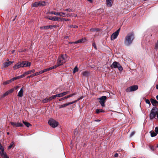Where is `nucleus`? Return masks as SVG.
Masks as SVG:
<instances>
[{
  "label": "nucleus",
  "mask_w": 158,
  "mask_h": 158,
  "mask_svg": "<svg viewBox=\"0 0 158 158\" xmlns=\"http://www.w3.org/2000/svg\"><path fill=\"white\" fill-rule=\"evenodd\" d=\"M134 38V35L133 32L128 34L124 39V44L125 45L129 46L132 43Z\"/></svg>",
  "instance_id": "nucleus-1"
},
{
  "label": "nucleus",
  "mask_w": 158,
  "mask_h": 158,
  "mask_svg": "<svg viewBox=\"0 0 158 158\" xmlns=\"http://www.w3.org/2000/svg\"><path fill=\"white\" fill-rule=\"evenodd\" d=\"M31 63L28 61H22L16 63L13 67L14 70H16L21 67H29L31 65Z\"/></svg>",
  "instance_id": "nucleus-2"
},
{
  "label": "nucleus",
  "mask_w": 158,
  "mask_h": 158,
  "mask_svg": "<svg viewBox=\"0 0 158 158\" xmlns=\"http://www.w3.org/2000/svg\"><path fill=\"white\" fill-rule=\"evenodd\" d=\"M111 69L118 68L119 70L121 71L123 70V68L119 63L117 61H114L110 66Z\"/></svg>",
  "instance_id": "nucleus-3"
},
{
  "label": "nucleus",
  "mask_w": 158,
  "mask_h": 158,
  "mask_svg": "<svg viewBox=\"0 0 158 158\" xmlns=\"http://www.w3.org/2000/svg\"><path fill=\"white\" fill-rule=\"evenodd\" d=\"M48 123L51 127L53 128L56 127L58 125V122L53 119H51L49 120Z\"/></svg>",
  "instance_id": "nucleus-4"
},
{
  "label": "nucleus",
  "mask_w": 158,
  "mask_h": 158,
  "mask_svg": "<svg viewBox=\"0 0 158 158\" xmlns=\"http://www.w3.org/2000/svg\"><path fill=\"white\" fill-rule=\"evenodd\" d=\"M65 62V61L64 58V57L63 56H62L61 57L58 58L57 62V64L55 65V66H56L57 68L59 66L62 65Z\"/></svg>",
  "instance_id": "nucleus-5"
},
{
  "label": "nucleus",
  "mask_w": 158,
  "mask_h": 158,
  "mask_svg": "<svg viewBox=\"0 0 158 158\" xmlns=\"http://www.w3.org/2000/svg\"><path fill=\"white\" fill-rule=\"evenodd\" d=\"M138 88L137 85H132L130 87H128L126 89V91L127 92H130L134 91L137 90Z\"/></svg>",
  "instance_id": "nucleus-6"
},
{
  "label": "nucleus",
  "mask_w": 158,
  "mask_h": 158,
  "mask_svg": "<svg viewBox=\"0 0 158 158\" xmlns=\"http://www.w3.org/2000/svg\"><path fill=\"white\" fill-rule=\"evenodd\" d=\"M107 97L106 96H103L98 98L99 100V102L102 107L105 106V103Z\"/></svg>",
  "instance_id": "nucleus-7"
},
{
  "label": "nucleus",
  "mask_w": 158,
  "mask_h": 158,
  "mask_svg": "<svg viewBox=\"0 0 158 158\" xmlns=\"http://www.w3.org/2000/svg\"><path fill=\"white\" fill-rule=\"evenodd\" d=\"M81 99V98H78L77 100L74 101L72 102H68V103L64 104L62 105H59V108L60 109V108H64L67 106H68L70 105H71V104H73L74 103L76 102L77 101Z\"/></svg>",
  "instance_id": "nucleus-8"
},
{
  "label": "nucleus",
  "mask_w": 158,
  "mask_h": 158,
  "mask_svg": "<svg viewBox=\"0 0 158 158\" xmlns=\"http://www.w3.org/2000/svg\"><path fill=\"white\" fill-rule=\"evenodd\" d=\"M120 30V28H119L117 31L113 33L111 36V40H113L116 39L118 36L119 31Z\"/></svg>",
  "instance_id": "nucleus-9"
},
{
  "label": "nucleus",
  "mask_w": 158,
  "mask_h": 158,
  "mask_svg": "<svg viewBox=\"0 0 158 158\" xmlns=\"http://www.w3.org/2000/svg\"><path fill=\"white\" fill-rule=\"evenodd\" d=\"M10 123L12 126L15 127H23L24 126L23 124L20 123L10 122Z\"/></svg>",
  "instance_id": "nucleus-10"
},
{
  "label": "nucleus",
  "mask_w": 158,
  "mask_h": 158,
  "mask_svg": "<svg viewBox=\"0 0 158 158\" xmlns=\"http://www.w3.org/2000/svg\"><path fill=\"white\" fill-rule=\"evenodd\" d=\"M13 61H8L4 63L2 65L1 68L4 69L8 67L12 64Z\"/></svg>",
  "instance_id": "nucleus-11"
},
{
  "label": "nucleus",
  "mask_w": 158,
  "mask_h": 158,
  "mask_svg": "<svg viewBox=\"0 0 158 158\" xmlns=\"http://www.w3.org/2000/svg\"><path fill=\"white\" fill-rule=\"evenodd\" d=\"M69 91H67L64 92H63V93L57 94V97L58 98H60L63 97V96L66 95V94H69Z\"/></svg>",
  "instance_id": "nucleus-12"
},
{
  "label": "nucleus",
  "mask_w": 158,
  "mask_h": 158,
  "mask_svg": "<svg viewBox=\"0 0 158 158\" xmlns=\"http://www.w3.org/2000/svg\"><path fill=\"white\" fill-rule=\"evenodd\" d=\"M150 101L152 105L155 106H157L158 105V102L157 101L156 99H154L152 98L150 99Z\"/></svg>",
  "instance_id": "nucleus-13"
},
{
  "label": "nucleus",
  "mask_w": 158,
  "mask_h": 158,
  "mask_svg": "<svg viewBox=\"0 0 158 158\" xmlns=\"http://www.w3.org/2000/svg\"><path fill=\"white\" fill-rule=\"evenodd\" d=\"M50 13L51 14H53L56 15H59L61 16L64 17V15H61V13L60 12H58L52 11L50 12Z\"/></svg>",
  "instance_id": "nucleus-14"
},
{
  "label": "nucleus",
  "mask_w": 158,
  "mask_h": 158,
  "mask_svg": "<svg viewBox=\"0 0 158 158\" xmlns=\"http://www.w3.org/2000/svg\"><path fill=\"white\" fill-rule=\"evenodd\" d=\"M86 39L82 38L80 40H79L77 41L73 42L74 44H78L79 43H84L86 41Z\"/></svg>",
  "instance_id": "nucleus-15"
},
{
  "label": "nucleus",
  "mask_w": 158,
  "mask_h": 158,
  "mask_svg": "<svg viewBox=\"0 0 158 158\" xmlns=\"http://www.w3.org/2000/svg\"><path fill=\"white\" fill-rule=\"evenodd\" d=\"M156 114V113L153 112L152 111H151V113L150 115V119H152L155 118Z\"/></svg>",
  "instance_id": "nucleus-16"
},
{
  "label": "nucleus",
  "mask_w": 158,
  "mask_h": 158,
  "mask_svg": "<svg viewBox=\"0 0 158 158\" xmlns=\"http://www.w3.org/2000/svg\"><path fill=\"white\" fill-rule=\"evenodd\" d=\"M0 155L3 158H9L6 152H1L0 151Z\"/></svg>",
  "instance_id": "nucleus-17"
},
{
  "label": "nucleus",
  "mask_w": 158,
  "mask_h": 158,
  "mask_svg": "<svg viewBox=\"0 0 158 158\" xmlns=\"http://www.w3.org/2000/svg\"><path fill=\"white\" fill-rule=\"evenodd\" d=\"M0 155L3 158H9L6 152H1L0 151Z\"/></svg>",
  "instance_id": "nucleus-18"
},
{
  "label": "nucleus",
  "mask_w": 158,
  "mask_h": 158,
  "mask_svg": "<svg viewBox=\"0 0 158 158\" xmlns=\"http://www.w3.org/2000/svg\"><path fill=\"white\" fill-rule=\"evenodd\" d=\"M89 72L86 71L82 72L81 73V75L85 77H88L89 75Z\"/></svg>",
  "instance_id": "nucleus-19"
},
{
  "label": "nucleus",
  "mask_w": 158,
  "mask_h": 158,
  "mask_svg": "<svg viewBox=\"0 0 158 158\" xmlns=\"http://www.w3.org/2000/svg\"><path fill=\"white\" fill-rule=\"evenodd\" d=\"M23 88H22L18 93V96L19 97H22L23 96Z\"/></svg>",
  "instance_id": "nucleus-20"
},
{
  "label": "nucleus",
  "mask_w": 158,
  "mask_h": 158,
  "mask_svg": "<svg viewBox=\"0 0 158 158\" xmlns=\"http://www.w3.org/2000/svg\"><path fill=\"white\" fill-rule=\"evenodd\" d=\"M56 68V66H53L52 67H51L45 69L44 70H43L44 71V72H47L48 71L52 69Z\"/></svg>",
  "instance_id": "nucleus-21"
},
{
  "label": "nucleus",
  "mask_w": 158,
  "mask_h": 158,
  "mask_svg": "<svg viewBox=\"0 0 158 158\" xmlns=\"http://www.w3.org/2000/svg\"><path fill=\"white\" fill-rule=\"evenodd\" d=\"M106 4L108 6L111 7L112 5V0H106Z\"/></svg>",
  "instance_id": "nucleus-22"
},
{
  "label": "nucleus",
  "mask_w": 158,
  "mask_h": 158,
  "mask_svg": "<svg viewBox=\"0 0 158 158\" xmlns=\"http://www.w3.org/2000/svg\"><path fill=\"white\" fill-rule=\"evenodd\" d=\"M13 81L12 78L11 79L6 81H5L3 83V85H6L8 84H10V83H11L12 81Z\"/></svg>",
  "instance_id": "nucleus-23"
},
{
  "label": "nucleus",
  "mask_w": 158,
  "mask_h": 158,
  "mask_svg": "<svg viewBox=\"0 0 158 158\" xmlns=\"http://www.w3.org/2000/svg\"><path fill=\"white\" fill-rule=\"evenodd\" d=\"M35 69H32L31 70L25 72V74H26V75H27L30 74H31L32 73H34L35 72Z\"/></svg>",
  "instance_id": "nucleus-24"
},
{
  "label": "nucleus",
  "mask_w": 158,
  "mask_h": 158,
  "mask_svg": "<svg viewBox=\"0 0 158 158\" xmlns=\"http://www.w3.org/2000/svg\"><path fill=\"white\" fill-rule=\"evenodd\" d=\"M151 134V136L152 137H153L156 136L157 135V134L154 132L153 131H151L150 132Z\"/></svg>",
  "instance_id": "nucleus-25"
},
{
  "label": "nucleus",
  "mask_w": 158,
  "mask_h": 158,
  "mask_svg": "<svg viewBox=\"0 0 158 158\" xmlns=\"http://www.w3.org/2000/svg\"><path fill=\"white\" fill-rule=\"evenodd\" d=\"M23 124L28 127L31 126V125L28 122H25L24 121H23Z\"/></svg>",
  "instance_id": "nucleus-26"
},
{
  "label": "nucleus",
  "mask_w": 158,
  "mask_h": 158,
  "mask_svg": "<svg viewBox=\"0 0 158 158\" xmlns=\"http://www.w3.org/2000/svg\"><path fill=\"white\" fill-rule=\"evenodd\" d=\"M40 2H36L32 4V6L33 7H37L40 6Z\"/></svg>",
  "instance_id": "nucleus-27"
},
{
  "label": "nucleus",
  "mask_w": 158,
  "mask_h": 158,
  "mask_svg": "<svg viewBox=\"0 0 158 158\" xmlns=\"http://www.w3.org/2000/svg\"><path fill=\"white\" fill-rule=\"evenodd\" d=\"M56 97H57V94L53 95L50 97L49 98L50 101L52 100L53 99H55Z\"/></svg>",
  "instance_id": "nucleus-28"
},
{
  "label": "nucleus",
  "mask_w": 158,
  "mask_h": 158,
  "mask_svg": "<svg viewBox=\"0 0 158 158\" xmlns=\"http://www.w3.org/2000/svg\"><path fill=\"white\" fill-rule=\"evenodd\" d=\"M105 111L102 109H97L96 110V112L97 114H99L100 112H105Z\"/></svg>",
  "instance_id": "nucleus-29"
},
{
  "label": "nucleus",
  "mask_w": 158,
  "mask_h": 158,
  "mask_svg": "<svg viewBox=\"0 0 158 158\" xmlns=\"http://www.w3.org/2000/svg\"><path fill=\"white\" fill-rule=\"evenodd\" d=\"M50 101L49 100V98H46L43 99L42 100V102L43 103H46Z\"/></svg>",
  "instance_id": "nucleus-30"
},
{
  "label": "nucleus",
  "mask_w": 158,
  "mask_h": 158,
  "mask_svg": "<svg viewBox=\"0 0 158 158\" xmlns=\"http://www.w3.org/2000/svg\"><path fill=\"white\" fill-rule=\"evenodd\" d=\"M14 143L13 142H12L10 144V145L8 146V149L9 150L10 149L13 147H14L13 146H14Z\"/></svg>",
  "instance_id": "nucleus-31"
},
{
  "label": "nucleus",
  "mask_w": 158,
  "mask_h": 158,
  "mask_svg": "<svg viewBox=\"0 0 158 158\" xmlns=\"http://www.w3.org/2000/svg\"><path fill=\"white\" fill-rule=\"evenodd\" d=\"M52 20L55 21H58L59 19H60L59 18L56 16L52 17Z\"/></svg>",
  "instance_id": "nucleus-32"
},
{
  "label": "nucleus",
  "mask_w": 158,
  "mask_h": 158,
  "mask_svg": "<svg viewBox=\"0 0 158 158\" xmlns=\"http://www.w3.org/2000/svg\"><path fill=\"white\" fill-rule=\"evenodd\" d=\"M59 19H60V20L61 21H69L70 20L69 19H65V18H61L60 17L59 18Z\"/></svg>",
  "instance_id": "nucleus-33"
},
{
  "label": "nucleus",
  "mask_w": 158,
  "mask_h": 158,
  "mask_svg": "<svg viewBox=\"0 0 158 158\" xmlns=\"http://www.w3.org/2000/svg\"><path fill=\"white\" fill-rule=\"evenodd\" d=\"M157 108L155 107H153L151 111H152L153 112L157 113Z\"/></svg>",
  "instance_id": "nucleus-34"
},
{
  "label": "nucleus",
  "mask_w": 158,
  "mask_h": 158,
  "mask_svg": "<svg viewBox=\"0 0 158 158\" xmlns=\"http://www.w3.org/2000/svg\"><path fill=\"white\" fill-rule=\"evenodd\" d=\"M78 70V69L77 66H76L74 69L73 73H74Z\"/></svg>",
  "instance_id": "nucleus-35"
},
{
  "label": "nucleus",
  "mask_w": 158,
  "mask_h": 158,
  "mask_svg": "<svg viewBox=\"0 0 158 158\" xmlns=\"http://www.w3.org/2000/svg\"><path fill=\"white\" fill-rule=\"evenodd\" d=\"M40 28L41 29H48V27L47 26H44L43 27H40Z\"/></svg>",
  "instance_id": "nucleus-36"
},
{
  "label": "nucleus",
  "mask_w": 158,
  "mask_h": 158,
  "mask_svg": "<svg viewBox=\"0 0 158 158\" xmlns=\"http://www.w3.org/2000/svg\"><path fill=\"white\" fill-rule=\"evenodd\" d=\"M0 149L1 150V152H4V148L2 146L1 144L0 143Z\"/></svg>",
  "instance_id": "nucleus-37"
},
{
  "label": "nucleus",
  "mask_w": 158,
  "mask_h": 158,
  "mask_svg": "<svg viewBox=\"0 0 158 158\" xmlns=\"http://www.w3.org/2000/svg\"><path fill=\"white\" fill-rule=\"evenodd\" d=\"M9 94L8 91L6 92L2 96V97H4Z\"/></svg>",
  "instance_id": "nucleus-38"
},
{
  "label": "nucleus",
  "mask_w": 158,
  "mask_h": 158,
  "mask_svg": "<svg viewBox=\"0 0 158 158\" xmlns=\"http://www.w3.org/2000/svg\"><path fill=\"white\" fill-rule=\"evenodd\" d=\"M40 2V6H43L45 5V3L44 2Z\"/></svg>",
  "instance_id": "nucleus-39"
},
{
  "label": "nucleus",
  "mask_w": 158,
  "mask_h": 158,
  "mask_svg": "<svg viewBox=\"0 0 158 158\" xmlns=\"http://www.w3.org/2000/svg\"><path fill=\"white\" fill-rule=\"evenodd\" d=\"M19 78H21L20 77V76L14 77L12 78V79H13V81H14L15 80H16L18 79H19Z\"/></svg>",
  "instance_id": "nucleus-40"
},
{
  "label": "nucleus",
  "mask_w": 158,
  "mask_h": 158,
  "mask_svg": "<svg viewBox=\"0 0 158 158\" xmlns=\"http://www.w3.org/2000/svg\"><path fill=\"white\" fill-rule=\"evenodd\" d=\"M155 49L156 50L158 49V41L155 44Z\"/></svg>",
  "instance_id": "nucleus-41"
},
{
  "label": "nucleus",
  "mask_w": 158,
  "mask_h": 158,
  "mask_svg": "<svg viewBox=\"0 0 158 158\" xmlns=\"http://www.w3.org/2000/svg\"><path fill=\"white\" fill-rule=\"evenodd\" d=\"M37 75H38V74L37 73V72H36L35 73H34L31 75L30 77H33Z\"/></svg>",
  "instance_id": "nucleus-42"
},
{
  "label": "nucleus",
  "mask_w": 158,
  "mask_h": 158,
  "mask_svg": "<svg viewBox=\"0 0 158 158\" xmlns=\"http://www.w3.org/2000/svg\"><path fill=\"white\" fill-rule=\"evenodd\" d=\"M14 90H15V89L12 88V89L9 90H8V91L9 94H10V93H12L13 92Z\"/></svg>",
  "instance_id": "nucleus-43"
},
{
  "label": "nucleus",
  "mask_w": 158,
  "mask_h": 158,
  "mask_svg": "<svg viewBox=\"0 0 158 158\" xmlns=\"http://www.w3.org/2000/svg\"><path fill=\"white\" fill-rule=\"evenodd\" d=\"M92 46L94 47L95 50H97V46L94 42L92 44Z\"/></svg>",
  "instance_id": "nucleus-44"
},
{
  "label": "nucleus",
  "mask_w": 158,
  "mask_h": 158,
  "mask_svg": "<svg viewBox=\"0 0 158 158\" xmlns=\"http://www.w3.org/2000/svg\"><path fill=\"white\" fill-rule=\"evenodd\" d=\"M65 11H68L69 12H72L73 11L70 8L66 9L65 10Z\"/></svg>",
  "instance_id": "nucleus-45"
},
{
  "label": "nucleus",
  "mask_w": 158,
  "mask_h": 158,
  "mask_svg": "<svg viewBox=\"0 0 158 158\" xmlns=\"http://www.w3.org/2000/svg\"><path fill=\"white\" fill-rule=\"evenodd\" d=\"M145 102L147 103L149 105H151V103H150V101L148 99H145Z\"/></svg>",
  "instance_id": "nucleus-46"
},
{
  "label": "nucleus",
  "mask_w": 158,
  "mask_h": 158,
  "mask_svg": "<svg viewBox=\"0 0 158 158\" xmlns=\"http://www.w3.org/2000/svg\"><path fill=\"white\" fill-rule=\"evenodd\" d=\"M69 27H73L74 28H76L78 27V26L76 25H70L69 26Z\"/></svg>",
  "instance_id": "nucleus-47"
},
{
  "label": "nucleus",
  "mask_w": 158,
  "mask_h": 158,
  "mask_svg": "<svg viewBox=\"0 0 158 158\" xmlns=\"http://www.w3.org/2000/svg\"><path fill=\"white\" fill-rule=\"evenodd\" d=\"M76 94V93H73V94H70L69 95H68V98H70L71 97H72L74 95Z\"/></svg>",
  "instance_id": "nucleus-48"
},
{
  "label": "nucleus",
  "mask_w": 158,
  "mask_h": 158,
  "mask_svg": "<svg viewBox=\"0 0 158 158\" xmlns=\"http://www.w3.org/2000/svg\"><path fill=\"white\" fill-rule=\"evenodd\" d=\"M150 148L151 150L154 151V147L153 146L150 145Z\"/></svg>",
  "instance_id": "nucleus-49"
},
{
  "label": "nucleus",
  "mask_w": 158,
  "mask_h": 158,
  "mask_svg": "<svg viewBox=\"0 0 158 158\" xmlns=\"http://www.w3.org/2000/svg\"><path fill=\"white\" fill-rule=\"evenodd\" d=\"M155 132L157 134H158V127H156L155 130Z\"/></svg>",
  "instance_id": "nucleus-50"
},
{
  "label": "nucleus",
  "mask_w": 158,
  "mask_h": 158,
  "mask_svg": "<svg viewBox=\"0 0 158 158\" xmlns=\"http://www.w3.org/2000/svg\"><path fill=\"white\" fill-rule=\"evenodd\" d=\"M44 73V71L43 70L40 71L39 72H37V73L38 74V75H40V74H42L43 73Z\"/></svg>",
  "instance_id": "nucleus-51"
},
{
  "label": "nucleus",
  "mask_w": 158,
  "mask_h": 158,
  "mask_svg": "<svg viewBox=\"0 0 158 158\" xmlns=\"http://www.w3.org/2000/svg\"><path fill=\"white\" fill-rule=\"evenodd\" d=\"M26 75V74H25V72L23 74L20 75V78H23V77H25Z\"/></svg>",
  "instance_id": "nucleus-52"
},
{
  "label": "nucleus",
  "mask_w": 158,
  "mask_h": 158,
  "mask_svg": "<svg viewBox=\"0 0 158 158\" xmlns=\"http://www.w3.org/2000/svg\"><path fill=\"white\" fill-rule=\"evenodd\" d=\"M135 131H134L132 132L130 134V137L132 136L135 134Z\"/></svg>",
  "instance_id": "nucleus-53"
},
{
  "label": "nucleus",
  "mask_w": 158,
  "mask_h": 158,
  "mask_svg": "<svg viewBox=\"0 0 158 158\" xmlns=\"http://www.w3.org/2000/svg\"><path fill=\"white\" fill-rule=\"evenodd\" d=\"M48 26V29H49V28H52V27H55V26H54V25H49V26Z\"/></svg>",
  "instance_id": "nucleus-54"
},
{
  "label": "nucleus",
  "mask_w": 158,
  "mask_h": 158,
  "mask_svg": "<svg viewBox=\"0 0 158 158\" xmlns=\"http://www.w3.org/2000/svg\"><path fill=\"white\" fill-rule=\"evenodd\" d=\"M96 30V28H92L90 29V31H95Z\"/></svg>",
  "instance_id": "nucleus-55"
},
{
  "label": "nucleus",
  "mask_w": 158,
  "mask_h": 158,
  "mask_svg": "<svg viewBox=\"0 0 158 158\" xmlns=\"http://www.w3.org/2000/svg\"><path fill=\"white\" fill-rule=\"evenodd\" d=\"M52 17H47V18L48 19H49V20H52Z\"/></svg>",
  "instance_id": "nucleus-56"
},
{
  "label": "nucleus",
  "mask_w": 158,
  "mask_h": 158,
  "mask_svg": "<svg viewBox=\"0 0 158 158\" xmlns=\"http://www.w3.org/2000/svg\"><path fill=\"white\" fill-rule=\"evenodd\" d=\"M118 155L117 153H115L114 155L115 157H118Z\"/></svg>",
  "instance_id": "nucleus-57"
},
{
  "label": "nucleus",
  "mask_w": 158,
  "mask_h": 158,
  "mask_svg": "<svg viewBox=\"0 0 158 158\" xmlns=\"http://www.w3.org/2000/svg\"><path fill=\"white\" fill-rule=\"evenodd\" d=\"M71 14H67L66 15V16L67 17H70L71 16Z\"/></svg>",
  "instance_id": "nucleus-58"
},
{
  "label": "nucleus",
  "mask_w": 158,
  "mask_h": 158,
  "mask_svg": "<svg viewBox=\"0 0 158 158\" xmlns=\"http://www.w3.org/2000/svg\"><path fill=\"white\" fill-rule=\"evenodd\" d=\"M19 86H16V87H15L14 88H13V89H15H15H18V88H19Z\"/></svg>",
  "instance_id": "nucleus-59"
},
{
  "label": "nucleus",
  "mask_w": 158,
  "mask_h": 158,
  "mask_svg": "<svg viewBox=\"0 0 158 158\" xmlns=\"http://www.w3.org/2000/svg\"><path fill=\"white\" fill-rule=\"evenodd\" d=\"M63 98L64 99V100L65 99L68 98V96L67 95V96H65V97H63Z\"/></svg>",
  "instance_id": "nucleus-60"
},
{
  "label": "nucleus",
  "mask_w": 158,
  "mask_h": 158,
  "mask_svg": "<svg viewBox=\"0 0 158 158\" xmlns=\"http://www.w3.org/2000/svg\"><path fill=\"white\" fill-rule=\"evenodd\" d=\"M64 100V99H63V98H60L59 99V101H61L62 100Z\"/></svg>",
  "instance_id": "nucleus-61"
},
{
  "label": "nucleus",
  "mask_w": 158,
  "mask_h": 158,
  "mask_svg": "<svg viewBox=\"0 0 158 158\" xmlns=\"http://www.w3.org/2000/svg\"><path fill=\"white\" fill-rule=\"evenodd\" d=\"M88 2L90 3H92L93 2V0H87Z\"/></svg>",
  "instance_id": "nucleus-62"
},
{
  "label": "nucleus",
  "mask_w": 158,
  "mask_h": 158,
  "mask_svg": "<svg viewBox=\"0 0 158 158\" xmlns=\"http://www.w3.org/2000/svg\"><path fill=\"white\" fill-rule=\"evenodd\" d=\"M61 13V15H64H64H65V13H64L63 12H60Z\"/></svg>",
  "instance_id": "nucleus-63"
},
{
  "label": "nucleus",
  "mask_w": 158,
  "mask_h": 158,
  "mask_svg": "<svg viewBox=\"0 0 158 158\" xmlns=\"http://www.w3.org/2000/svg\"><path fill=\"white\" fill-rule=\"evenodd\" d=\"M156 88L157 89H158V84L156 85Z\"/></svg>",
  "instance_id": "nucleus-64"
}]
</instances>
